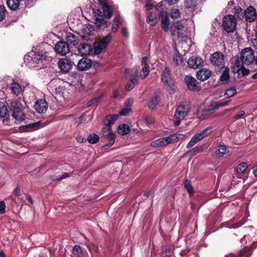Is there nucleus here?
I'll use <instances>...</instances> for the list:
<instances>
[{
  "instance_id": "f257e3e1",
  "label": "nucleus",
  "mask_w": 257,
  "mask_h": 257,
  "mask_svg": "<svg viewBox=\"0 0 257 257\" xmlns=\"http://www.w3.org/2000/svg\"><path fill=\"white\" fill-rule=\"evenodd\" d=\"M9 107L13 111L12 116L16 120L22 121L25 119V115L22 109V104L18 100H12Z\"/></svg>"
},
{
  "instance_id": "f03ea898",
  "label": "nucleus",
  "mask_w": 257,
  "mask_h": 257,
  "mask_svg": "<svg viewBox=\"0 0 257 257\" xmlns=\"http://www.w3.org/2000/svg\"><path fill=\"white\" fill-rule=\"evenodd\" d=\"M190 111V107L187 104L180 105L177 107L174 115L173 120L175 126H178Z\"/></svg>"
},
{
  "instance_id": "7ed1b4c3",
  "label": "nucleus",
  "mask_w": 257,
  "mask_h": 257,
  "mask_svg": "<svg viewBox=\"0 0 257 257\" xmlns=\"http://www.w3.org/2000/svg\"><path fill=\"white\" fill-rule=\"evenodd\" d=\"M102 138L104 140H108L109 142L101 147L102 150H105L110 147L115 141V135L113 133L111 128L108 127H103L102 129Z\"/></svg>"
},
{
  "instance_id": "20e7f679",
  "label": "nucleus",
  "mask_w": 257,
  "mask_h": 257,
  "mask_svg": "<svg viewBox=\"0 0 257 257\" xmlns=\"http://www.w3.org/2000/svg\"><path fill=\"white\" fill-rule=\"evenodd\" d=\"M111 40V36L109 34L102 39L99 42H95L93 45L94 53L95 55L100 54L108 46Z\"/></svg>"
},
{
  "instance_id": "39448f33",
  "label": "nucleus",
  "mask_w": 257,
  "mask_h": 257,
  "mask_svg": "<svg viewBox=\"0 0 257 257\" xmlns=\"http://www.w3.org/2000/svg\"><path fill=\"white\" fill-rule=\"evenodd\" d=\"M211 133V128L207 127V128L201 131L200 132L196 133L192 137L191 140L188 143L186 148L187 149H190L192 148L199 141L204 138L205 137L207 136Z\"/></svg>"
},
{
  "instance_id": "423d86ee",
  "label": "nucleus",
  "mask_w": 257,
  "mask_h": 257,
  "mask_svg": "<svg viewBox=\"0 0 257 257\" xmlns=\"http://www.w3.org/2000/svg\"><path fill=\"white\" fill-rule=\"evenodd\" d=\"M240 56L245 65L251 64L255 60L254 52L250 47L243 49L240 52Z\"/></svg>"
},
{
  "instance_id": "0eeeda50",
  "label": "nucleus",
  "mask_w": 257,
  "mask_h": 257,
  "mask_svg": "<svg viewBox=\"0 0 257 257\" xmlns=\"http://www.w3.org/2000/svg\"><path fill=\"white\" fill-rule=\"evenodd\" d=\"M223 27L228 33L232 32L236 28V22L235 17L232 15H227L224 17Z\"/></svg>"
},
{
  "instance_id": "6e6552de",
  "label": "nucleus",
  "mask_w": 257,
  "mask_h": 257,
  "mask_svg": "<svg viewBox=\"0 0 257 257\" xmlns=\"http://www.w3.org/2000/svg\"><path fill=\"white\" fill-rule=\"evenodd\" d=\"M93 14L96 20V25L100 29H104L107 28L109 24L107 21L104 20L103 13L100 10H93Z\"/></svg>"
},
{
  "instance_id": "1a4fd4ad",
  "label": "nucleus",
  "mask_w": 257,
  "mask_h": 257,
  "mask_svg": "<svg viewBox=\"0 0 257 257\" xmlns=\"http://www.w3.org/2000/svg\"><path fill=\"white\" fill-rule=\"evenodd\" d=\"M161 78L167 90L168 91L170 94L174 93L175 91L174 89L172 88L170 83L171 78L170 76V70L168 67H166L163 70L161 75Z\"/></svg>"
},
{
  "instance_id": "9d476101",
  "label": "nucleus",
  "mask_w": 257,
  "mask_h": 257,
  "mask_svg": "<svg viewBox=\"0 0 257 257\" xmlns=\"http://www.w3.org/2000/svg\"><path fill=\"white\" fill-rule=\"evenodd\" d=\"M184 81L187 88L191 91H199L201 89L199 83L194 77L191 76L186 75L184 78Z\"/></svg>"
},
{
  "instance_id": "9b49d317",
  "label": "nucleus",
  "mask_w": 257,
  "mask_h": 257,
  "mask_svg": "<svg viewBox=\"0 0 257 257\" xmlns=\"http://www.w3.org/2000/svg\"><path fill=\"white\" fill-rule=\"evenodd\" d=\"M56 54L60 56H65L70 52V48L68 44L64 41L58 42L54 48Z\"/></svg>"
},
{
  "instance_id": "f8f14e48",
  "label": "nucleus",
  "mask_w": 257,
  "mask_h": 257,
  "mask_svg": "<svg viewBox=\"0 0 257 257\" xmlns=\"http://www.w3.org/2000/svg\"><path fill=\"white\" fill-rule=\"evenodd\" d=\"M210 60L212 64L219 67L224 63V55L220 52H216L211 55Z\"/></svg>"
},
{
  "instance_id": "ddd939ff",
  "label": "nucleus",
  "mask_w": 257,
  "mask_h": 257,
  "mask_svg": "<svg viewBox=\"0 0 257 257\" xmlns=\"http://www.w3.org/2000/svg\"><path fill=\"white\" fill-rule=\"evenodd\" d=\"M231 64L233 65L234 70L233 71L235 73H238L240 69L243 66L244 62L241 56H235L233 57L230 60Z\"/></svg>"
},
{
  "instance_id": "4468645a",
  "label": "nucleus",
  "mask_w": 257,
  "mask_h": 257,
  "mask_svg": "<svg viewBox=\"0 0 257 257\" xmlns=\"http://www.w3.org/2000/svg\"><path fill=\"white\" fill-rule=\"evenodd\" d=\"M187 63L189 67L197 69L203 65V61L199 57L193 56L188 59Z\"/></svg>"
},
{
  "instance_id": "2eb2a0df",
  "label": "nucleus",
  "mask_w": 257,
  "mask_h": 257,
  "mask_svg": "<svg viewBox=\"0 0 257 257\" xmlns=\"http://www.w3.org/2000/svg\"><path fill=\"white\" fill-rule=\"evenodd\" d=\"M72 62L67 59H62L58 62V67L61 71L63 73H67L71 69Z\"/></svg>"
},
{
  "instance_id": "dca6fc26",
  "label": "nucleus",
  "mask_w": 257,
  "mask_h": 257,
  "mask_svg": "<svg viewBox=\"0 0 257 257\" xmlns=\"http://www.w3.org/2000/svg\"><path fill=\"white\" fill-rule=\"evenodd\" d=\"M34 107L38 112L43 113L48 109V104L45 99H40L35 102Z\"/></svg>"
},
{
  "instance_id": "f3484780",
  "label": "nucleus",
  "mask_w": 257,
  "mask_h": 257,
  "mask_svg": "<svg viewBox=\"0 0 257 257\" xmlns=\"http://www.w3.org/2000/svg\"><path fill=\"white\" fill-rule=\"evenodd\" d=\"M92 66V61L90 59L83 57L77 63V68L80 71L88 69Z\"/></svg>"
},
{
  "instance_id": "a211bd4d",
  "label": "nucleus",
  "mask_w": 257,
  "mask_h": 257,
  "mask_svg": "<svg viewBox=\"0 0 257 257\" xmlns=\"http://www.w3.org/2000/svg\"><path fill=\"white\" fill-rule=\"evenodd\" d=\"M244 16L246 21L251 23L253 22L256 18V14L255 9L249 6L244 12Z\"/></svg>"
},
{
  "instance_id": "6ab92c4d",
  "label": "nucleus",
  "mask_w": 257,
  "mask_h": 257,
  "mask_svg": "<svg viewBox=\"0 0 257 257\" xmlns=\"http://www.w3.org/2000/svg\"><path fill=\"white\" fill-rule=\"evenodd\" d=\"M212 72L209 70L203 68L199 70L196 73L197 78L201 81H204L208 79L211 75Z\"/></svg>"
},
{
  "instance_id": "aec40b11",
  "label": "nucleus",
  "mask_w": 257,
  "mask_h": 257,
  "mask_svg": "<svg viewBox=\"0 0 257 257\" xmlns=\"http://www.w3.org/2000/svg\"><path fill=\"white\" fill-rule=\"evenodd\" d=\"M149 66H142L141 70L140 68L136 67L134 72V74L136 76H137L138 77L141 78L142 79H145L149 75Z\"/></svg>"
},
{
  "instance_id": "412c9836",
  "label": "nucleus",
  "mask_w": 257,
  "mask_h": 257,
  "mask_svg": "<svg viewBox=\"0 0 257 257\" xmlns=\"http://www.w3.org/2000/svg\"><path fill=\"white\" fill-rule=\"evenodd\" d=\"M185 135L180 134H174L167 137H165L167 145L169 144L174 143L179 140H183Z\"/></svg>"
},
{
  "instance_id": "4be33fe9",
  "label": "nucleus",
  "mask_w": 257,
  "mask_h": 257,
  "mask_svg": "<svg viewBox=\"0 0 257 257\" xmlns=\"http://www.w3.org/2000/svg\"><path fill=\"white\" fill-rule=\"evenodd\" d=\"M221 84H226L230 81L229 69L227 67L225 68L219 78Z\"/></svg>"
},
{
  "instance_id": "5701e85b",
  "label": "nucleus",
  "mask_w": 257,
  "mask_h": 257,
  "mask_svg": "<svg viewBox=\"0 0 257 257\" xmlns=\"http://www.w3.org/2000/svg\"><path fill=\"white\" fill-rule=\"evenodd\" d=\"M137 77L138 76H136L134 73L131 76L125 87V89L127 91H130L133 89L138 83Z\"/></svg>"
},
{
  "instance_id": "b1692460",
  "label": "nucleus",
  "mask_w": 257,
  "mask_h": 257,
  "mask_svg": "<svg viewBox=\"0 0 257 257\" xmlns=\"http://www.w3.org/2000/svg\"><path fill=\"white\" fill-rule=\"evenodd\" d=\"M121 25V18L119 16H117L114 17L113 19V22L112 24L111 27V31L113 33H116L118 29L119 26Z\"/></svg>"
},
{
  "instance_id": "393cba45",
  "label": "nucleus",
  "mask_w": 257,
  "mask_h": 257,
  "mask_svg": "<svg viewBox=\"0 0 257 257\" xmlns=\"http://www.w3.org/2000/svg\"><path fill=\"white\" fill-rule=\"evenodd\" d=\"M159 101L160 98L159 95L156 92H155L153 94V96L151 98L149 105V108L152 109L156 108L158 103L159 102Z\"/></svg>"
},
{
  "instance_id": "a878e982",
  "label": "nucleus",
  "mask_w": 257,
  "mask_h": 257,
  "mask_svg": "<svg viewBox=\"0 0 257 257\" xmlns=\"http://www.w3.org/2000/svg\"><path fill=\"white\" fill-rule=\"evenodd\" d=\"M184 26L179 21L175 23L172 26L171 29V32L173 35H175L176 34L179 35L180 34L179 31L182 29Z\"/></svg>"
},
{
  "instance_id": "bb28decb",
  "label": "nucleus",
  "mask_w": 257,
  "mask_h": 257,
  "mask_svg": "<svg viewBox=\"0 0 257 257\" xmlns=\"http://www.w3.org/2000/svg\"><path fill=\"white\" fill-rule=\"evenodd\" d=\"M66 38L68 42L74 46L78 44L77 37L72 33H67Z\"/></svg>"
},
{
  "instance_id": "cd10ccee",
  "label": "nucleus",
  "mask_w": 257,
  "mask_h": 257,
  "mask_svg": "<svg viewBox=\"0 0 257 257\" xmlns=\"http://www.w3.org/2000/svg\"><path fill=\"white\" fill-rule=\"evenodd\" d=\"M166 145L167 144L166 142L165 137H163L156 140H155L153 141L151 144V146L154 148H159Z\"/></svg>"
},
{
  "instance_id": "c85d7f7f",
  "label": "nucleus",
  "mask_w": 257,
  "mask_h": 257,
  "mask_svg": "<svg viewBox=\"0 0 257 257\" xmlns=\"http://www.w3.org/2000/svg\"><path fill=\"white\" fill-rule=\"evenodd\" d=\"M226 150L227 148L226 146H218L215 151V154L218 157H222L226 154Z\"/></svg>"
},
{
  "instance_id": "c756f323",
  "label": "nucleus",
  "mask_w": 257,
  "mask_h": 257,
  "mask_svg": "<svg viewBox=\"0 0 257 257\" xmlns=\"http://www.w3.org/2000/svg\"><path fill=\"white\" fill-rule=\"evenodd\" d=\"M130 132V127L125 124H122L118 126L117 132L121 135L128 134Z\"/></svg>"
},
{
  "instance_id": "7c9ffc66",
  "label": "nucleus",
  "mask_w": 257,
  "mask_h": 257,
  "mask_svg": "<svg viewBox=\"0 0 257 257\" xmlns=\"http://www.w3.org/2000/svg\"><path fill=\"white\" fill-rule=\"evenodd\" d=\"M10 89L12 92L17 95H19L22 91L21 85L16 82H13L11 84Z\"/></svg>"
},
{
  "instance_id": "2f4dec72",
  "label": "nucleus",
  "mask_w": 257,
  "mask_h": 257,
  "mask_svg": "<svg viewBox=\"0 0 257 257\" xmlns=\"http://www.w3.org/2000/svg\"><path fill=\"white\" fill-rule=\"evenodd\" d=\"M102 10L104 17L110 18L112 15V10L110 6L104 4L102 6Z\"/></svg>"
},
{
  "instance_id": "473e14b6",
  "label": "nucleus",
  "mask_w": 257,
  "mask_h": 257,
  "mask_svg": "<svg viewBox=\"0 0 257 257\" xmlns=\"http://www.w3.org/2000/svg\"><path fill=\"white\" fill-rule=\"evenodd\" d=\"M20 2L19 0H7V4L10 9L16 10L19 8Z\"/></svg>"
},
{
  "instance_id": "72a5a7b5",
  "label": "nucleus",
  "mask_w": 257,
  "mask_h": 257,
  "mask_svg": "<svg viewBox=\"0 0 257 257\" xmlns=\"http://www.w3.org/2000/svg\"><path fill=\"white\" fill-rule=\"evenodd\" d=\"M46 58V55L42 53H39L38 54H35V56L33 57V61L35 62L37 64H40L43 62L44 60H45Z\"/></svg>"
},
{
  "instance_id": "f704fd0d",
  "label": "nucleus",
  "mask_w": 257,
  "mask_h": 257,
  "mask_svg": "<svg viewBox=\"0 0 257 257\" xmlns=\"http://www.w3.org/2000/svg\"><path fill=\"white\" fill-rule=\"evenodd\" d=\"M230 101V100L225 101L223 102H219V101L214 102V105L212 106L213 107H212V108L210 109V110H215L220 107H223V106H226V105H228Z\"/></svg>"
},
{
  "instance_id": "c9c22d12",
  "label": "nucleus",
  "mask_w": 257,
  "mask_h": 257,
  "mask_svg": "<svg viewBox=\"0 0 257 257\" xmlns=\"http://www.w3.org/2000/svg\"><path fill=\"white\" fill-rule=\"evenodd\" d=\"M169 20L168 17L163 18L161 20V27L165 32H167L169 30Z\"/></svg>"
},
{
  "instance_id": "e433bc0d",
  "label": "nucleus",
  "mask_w": 257,
  "mask_h": 257,
  "mask_svg": "<svg viewBox=\"0 0 257 257\" xmlns=\"http://www.w3.org/2000/svg\"><path fill=\"white\" fill-rule=\"evenodd\" d=\"M99 140V136L95 134H90L87 139V140L88 141V142L91 144H95L98 142Z\"/></svg>"
},
{
  "instance_id": "4c0bfd02",
  "label": "nucleus",
  "mask_w": 257,
  "mask_h": 257,
  "mask_svg": "<svg viewBox=\"0 0 257 257\" xmlns=\"http://www.w3.org/2000/svg\"><path fill=\"white\" fill-rule=\"evenodd\" d=\"M237 91L236 88L234 86L228 88L224 93V95L227 97L229 98L235 94H236Z\"/></svg>"
},
{
  "instance_id": "58836bf2",
  "label": "nucleus",
  "mask_w": 257,
  "mask_h": 257,
  "mask_svg": "<svg viewBox=\"0 0 257 257\" xmlns=\"http://www.w3.org/2000/svg\"><path fill=\"white\" fill-rule=\"evenodd\" d=\"M247 167V164L245 162H242L237 166L236 171L239 174H242L245 171Z\"/></svg>"
},
{
  "instance_id": "ea45409f",
  "label": "nucleus",
  "mask_w": 257,
  "mask_h": 257,
  "mask_svg": "<svg viewBox=\"0 0 257 257\" xmlns=\"http://www.w3.org/2000/svg\"><path fill=\"white\" fill-rule=\"evenodd\" d=\"M180 11L179 9L172 8L170 13V17L174 19H178L180 17Z\"/></svg>"
},
{
  "instance_id": "a19ab883",
  "label": "nucleus",
  "mask_w": 257,
  "mask_h": 257,
  "mask_svg": "<svg viewBox=\"0 0 257 257\" xmlns=\"http://www.w3.org/2000/svg\"><path fill=\"white\" fill-rule=\"evenodd\" d=\"M7 113L8 109L7 106L3 102H0V117H5L7 114Z\"/></svg>"
},
{
  "instance_id": "79ce46f5",
  "label": "nucleus",
  "mask_w": 257,
  "mask_h": 257,
  "mask_svg": "<svg viewBox=\"0 0 257 257\" xmlns=\"http://www.w3.org/2000/svg\"><path fill=\"white\" fill-rule=\"evenodd\" d=\"M82 252V248L79 245H76L73 247L72 253L79 257L81 255Z\"/></svg>"
},
{
  "instance_id": "37998d69",
  "label": "nucleus",
  "mask_w": 257,
  "mask_h": 257,
  "mask_svg": "<svg viewBox=\"0 0 257 257\" xmlns=\"http://www.w3.org/2000/svg\"><path fill=\"white\" fill-rule=\"evenodd\" d=\"M78 49L80 53H85V52L83 51L86 49L89 51L90 49V46L86 43L80 44L78 45Z\"/></svg>"
},
{
  "instance_id": "c03bdc74",
  "label": "nucleus",
  "mask_w": 257,
  "mask_h": 257,
  "mask_svg": "<svg viewBox=\"0 0 257 257\" xmlns=\"http://www.w3.org/2000/svg\"><path fill=\"white\" fill-rule=\"evenodd\" d=\"M102 96H99L96 97L87 102V105L88 106H92L93 105H97L100 101Z\"/></svg>"
},
{
  "instance_id": "a18cd8bd",
  "label": "nucleus",
  "mask_w": 257,
  "mask_h": 257,
  "mask_svg": "<svg viewBox=\"0 0 257 257\" xmlns=\"http://www.w3.org/2000/svg\"><path fill=\"white\" fill-rule=\"evenodd\" d=\"M184 185L185 188L187 189V190L190 194H192L193 193V188L189 181H188L187 180H185L184 182Z\"/></svg>"
},
{
  "instance_id": "49530a36",
  "label": "nucleus",
  "mask_w": 257,
  "mask_h": 257,
  "mask_svg": "<svg viewBox=\"0 0 257 257\" xmlns=\"http://www.w3.org/2000/svg\"><path fill=\"white\" fill-rule=\"evenodd\" d=\"M39 124H40L39 121L35 122V123H31V124H28L26 125L22 126L20 127V128L24 129V128H29V129L33 130V129H35L36 127H38L39 125Z\"/></svg>"
},
{
  "instance_id": "de8ad7c7",
  "label": "nucleus",
  "mask_w": 257,
  "mask_h": 257,
  "mask_svg": "<svg viewBox=\"0 0 257 257\" xmlns=\"http://www.w3.org/2000/svg\"><path fill=\"white\" fill-rule=\"evenodd\" d=\"M104 126L103 127H108L109 126L111 128V125L113 123L112 122V119L111 117H110L109 116H107L105 119H104Z\"/></svg>"
},
{
  "instance_id": "09e8293b",
  "label": "nucleus",
  "mask_w": 257,
  "mask_h": 257,
  "mask_svg": "<svg viewBox=\"0 0 257 257\" xmlns=\"http://www.w3.org/2000/svg\"><path fill=\"white\" fill-rule=\"evenodd\" d=\"M6 12L5 7L4 6L0 5V21L5 19Z\"/></svg>"
},
{
  "instance_id": "8fccbe9b",
  "label": "nucleus",
  "mask_w": 257,
  "mask_h": 257,
  "mask_svg": "<svg viewBox=\"0 0 257 257\" xmlns=\"http://www.w3.org/2000/svg\"><path fill=\"white\" fill-rule=\"evenodd\" d=\"M173 62L176 65H178L182 62V59L180 54L176 55L173 59Z\"/></svg>"
},
{
  "instance_id": "3c124183",
  "label": "nucleus",
  "mask_w": 257,
  "mask_h": 257,
  "mask_svg": "<svg viewBox=\"0 0 257 257\" xmlns=\"http://www.w3.org/2000/svg\"><path fill=\"white\" fill-rule=\"evenodd\" d=\"M131 110L130 107H125L123 108L120 111L119 114L122 116L126 115L131 111Z\"/></svg>"
},
{
  "instance_id": "603ef678",
  "label": "nucleus",
  "mask_w": 257,
  "mask_h": 257,
  "mask_svg": "<svg viewBox=\"0 0 257 257\" xmlns=\"http://www.w3.org/2000/svg\"><path fill=\"white\" fill-rule=\"evenodd\" d=\"M82 32L84 35H89L91 32V30L87 26H85L82 29Z\"/></svg>"
},
{
  "instance_id": "864d4df0",
  "label": "nucleus",
  "mask_w": 257,
  "mask_h": 257,
  "mask_svg": "<svg viewBox=\"0 0 257 257\" xmlns=\"http://www.w3.org/2000/svg\"><path fill=\"white\" fill-rule=\"evenodd\" d=\"M6 204L4 201H0V214H3L5 212Z\"/></svg>"
},
{
  "instance_id": "5fc2aeb1",
  "label": "nucleus",
  "mask_w": 257,
  "mask_h": 257,
  "mask_svg": "<svg viewBox=\"0 0 257 257\" xmlns=\"http://www.w3.org/2000/svg\"><path fill=\"white\" fill-rule=\"evenodd\" d=\"M155 18H156V17L155 15L150 14L148 16V17L146 20V21L148 23H150V24H151V25H153V24H152L151 23L154 22Z\"/></svg>"
},
{
  "instance_id": "6e6d98bb",
  "label": "nucleus",
  "mask_w": 257,
  "mask_h": 257,
  "mask_svg": "<svg viewBox=\"0 0 257 257\" xmlns=\"http://www.w3.org/2000/svg\"><path fill=\"white\" fill-rule=\"evenodd\" d=\"M245 114V112L243 110H241L234 117L235 120H238L241 118Z\"/></svg>"
},
{
  "instance_id": "4d7b16f0",
  "label": "nucleus",
  "mask_w": 257,
  "mask_h": 257,
  "mask_svg": "<svg viewBox=\"0 0 257 257\" xmlns=\"http://www.w3.org/2000/svg\"><path fill=\"white\" fill-rule=\"evenodd\" d=\"M240 71H241L242 75L243 76H247L249 73V70L245 68L244 66H242V68L240 69Z\"/></svg>"
},
{
  "instance_id": "13d9d810",
  "label": "nucleus",
  "mask_w": 257,
  "mask_h": 257,
  "mask_svg": "<svg viewBox=\"0 0 257 257\" xmlns=\"http://www.w3.org/2000/svg\"><path fill=\"white\" fill-rule=\"evenodd\" d=\"M234 11H235V13L236 14H238V15H241L243 14V10H242V8H240V7H235Z\"/></svg>"
},
{
  "instance_id": "bf43d9fd",
  "label": "nucleus",
  "mask_w": 257,
  "mask_h": 257,
  "mask_svg": "<svg viewBox=\"0 0 257 257\" xmlns=\"http://www.w3.org/2000/svg\"><path fill=\"white\" fill-rule=\"evenodd\" d=\"M133 103V100L132 99H127L125 102V107H130V106Z\"/></svg>"
},
{
  "instance_id": "052dcab7",
  "label": "nucleus",
  "mask_w": 257,
  "mask_h": 257,
  "mask_svg": "<svg viewBox=\"0 0 257 257\" xmlns=\"http://www.w3.org/2000/svg\"><path fill=\"white\" fill-rule=\"evenodd\" d=\"M121 33L123 36L125 37H127L128 35L127 29L124 27L122 28Z\"/></svg>"
},
{
  "instance_id": "680f3d73",
  "label": "nucleus",
  "mask_w": 257,
  "mask_h": 257,
  "mask_svg": "<svg viewBox=\"0 0 257 257\" xmlns=\"http://www.w3.org/2000/svg\"><path fill=\"white\" fill-rule=\"evenodd\" d=\"M3 122L4 125H11V119L9 118H6L3 119Z\"/></svg>"
},
{
  "instance_id": "e2e57ef3",
  "label": "nucleus",
  "mask_w": 257,
  "mask_h": 257,
  "mask_svg": "<svg viewBox=\"0 0 257 257\" xmlns=\"http://www.w3.org/2000/svg\"><path fill=\"white\" fill-rule=\"evenodd\" d=\"M76 139L78 142H80L81 143L86 142V139L81 136H77Z\"/></svg>"
},
{
  "instance_id": "0e129e2a",
  "label": "nucleus",
  "mask_w": 257,
  "mask_h": 257,
  "mask_svg": "<svg viewBox=\"0 0 257 257\" xmlns=\"http://www.w3.org/2000/svg\"><path fill=\"white\" fill-rule=\"evenodd\" d=\"M148 58L147 57H143L142 59V66H149L147 63Z\"/></svg>"
},
{
  "instance_id": "69168bd1",
  "label": "nucleus",
  "mask_w": 257,
  "mask_h": 257,
  "mask_svg": "<svg viewBox=\"0 0 257 257\" xmlns=\"http://www.w3.org/2000/svg\"><path fill=\"white\" fill-rule=\"evenodd\" d=\"M119 95V92L117 90V89H115L113 91L112 94H111V97L112 98H116Z\"/></svg>"
},
{
  "instance_id": "338daca9",
  "label": "nucleus",
  "mask_w": 257,
  "mask_h": 257,
  "mask_svg": "<svg viewBox=\"0 0 257 257\" xmlns=\"http://www.w3.org/2000/svg\"><path fill=\"white\" fill-rule=\"evenodd\" d=\"M69 176V174L67 173H63L60 177L59 178V181L62 180L63 179L66 178Z\"/></svg>"
},
{
  "instance_id": "774afa93",
  "label": "nucleus",
  "mask_w": 257,
  "mask_h": 257,
  "mask_svg": "<svg viewBox=\"0 0 257 257\" xmlns=\"http://www.w3.org/2000/svg\"><path fill=\"white\" fill-rule=\"evenodd\" d=\"M146 122L149 123V124H151L154 121V119L151 116H147L146 117Z\"/></svg>"
}]
</instances>
